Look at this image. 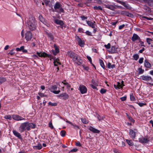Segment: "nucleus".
<instances>
[{
    "instance_id": "f257e3e1",
    "label": "nucleus",
    "mask_w": 153,
    "mask_h": 153,
    "mask_svg": "<svg viewBox=\"0 0 153 153\" xmlns=\"http://www.w3.org/2000/svg\"><path fill=\"white\" fill-rule=\"evenodd\" d=\"M27 26L30 30L36 29L37 26L36 21L34 17L31 16L29 17L27 22Z\"/></svg>"
},
{
    "instance_id": "f03ea898",
    "label": "nucleus",
    "mask_w": 153,
    "mask_h": 153,
    "mask_svg": "<svg viewBox=\"0 0 153 153\" xmlns=\"http://www.w3.org/2000/svg\"><path fill=\"white\" fill-rule=\"evenodd\" d=\"M67 54L68 56L70 57L74 61L77 63L78 65H79L81 64V62H80L81 59L78 58V56L77 54L72 52L71 51H68Z\"/></svg>"
},
{
    "instance_id": "7ed1b4c3",
    "label": "nucleus",
    "mask_w": 153,
    "mask_h": 153,
    "mask_svg": "<svg viewBox=\"0 0 153 153\" xmlns=\"http://www.w3.org/2000/svg\"><path fill=\"white\" fill-rule=\"evenodd\" d=\"M54 8L55 11L59 13H64V10L62 7L61 3L59 2H57L55 4Z\"/></svg>"
},
{
    "instance_id": "20e7f679",
    "label": "nucleus",
    "mask_w": 153,
    "mask_h": 153,
    "mask_svg": "<svg viewBox=\"0 0 153 153\" xmlns=\"http://www.w3.org/2000/svg\"><path fill=\"white\" fill-rule=\"evenodd\" d=\"M27 123H22L19 127V131L22 132L25 131L27 129Z\"/></svg>"
},
{
    "instance_id": "39448f33",
    "label": "nucleus",
    "mask_w": 153,
    "mask_h": 153,
    "mask_svg": "<svg viewBox=\"0 0 153 153\" xmlns=\"http://www.w3.org/2000/svg\"><path fill=\"white\" fill-rule=\"evenodd\" d=\"M137 132L136 130H132L130 129L129 131V135L130 137L133 139L135 138L136 136V134Z\"/></svg>"
},
{
    "instance_id": "423d86ee",
    "label": "nucleus",
    "mask_w": 153,
    "mask_h": 153,
    "mask_svg": "<svg viewBox=\"0 0 153 153\" xmlns=\"http://www.w3.org/2000/svg\"><path fill=\"white\" fill-rule=\"evenodd\" d=\"M12 118L16 121H20L25 120V119L17 114H13L12 115Z\"/></svg>"
},
{
    "instance_id": "0eeeda50",
    "label": "nucleus",
    "mask_w": 153,
    "mask_h": 153,
    "mask_svg": "<svg viewBox=\"0 0 153 153\" xmlns=\"http://www.w3.org/2000/svg\"><path fill=\"white\" fill-rule=\"evenodd\" d=\"M76 40L78 43L79 45L81 47L83 46L85 44V42L83 40H82L79 36L76 37Z\"/></svg>"
},
{
    "instance_id": "6e6552de",
    "label": "nucleus",
    "mask_w": 153,
    "mask_h": 153,
    "mask_svg": "<svg viewBox=\"0 0 153 153\" xmlns=\"http://www.w3.org/2000/svg\"><path fill=\"white\" fill-rule=\"evenodd\" d=\"M139 140L140 142L144 143H148L149 141V140L147 137H142L139 138Z\"/></svg>"
},
{
    "instance_id": "1a4fd4ad",
    "label": "nucleus",
    "mask_w": 153,
    "mask_h": 153,
    "mask_svg": "<svg viewBox=\"0 0 153 153\" xmlns=\"http://www.w3.org/2000/svg\"><path fill=\"white\" fill-rule=\"evenodd\" d=\"M53 47L55 48V50H52V51L53 54L56 55L59 52V49L56 44L54 45Z\"/></svg>"
},
{
    "instance_id": "9d476101",
    "label": "nucleus",
    "mask_w": 153,
    "mask_h": 153,
    "mask_svg": "<svg viewBox=\"0 0 153 153\" xmlns=\"http://www.w3.org/2000/svg\"><path fill=\"white\" fill-rule=\"evenodd\" d=\"M32 37V33L29 31L27 32L25 34V38L27 41L30 40Z\"/></svg>"
},
{
    "instance_id": "9b49d317",
    "label": "nucleus",
    "mask_w": 153,
    "mask_h": 153,
    "mask_svg": "<svg viewBox=\"0 0 153 153\" xmlns=\"http://www.w3.org/2000/svg\"><path fill=\"white\" fill-rule=\"evenodd\" d=\"M88 129L90 131L94 133H99L100 132L99 130L91 126H90Z\"/></svg>"
},
{
    "instance_id": "f8f14e48",
    "label": "nucleus",
    "mask_w": 153,
    "mask_h": 153,
    "mask_svg": "<svg viewBox=\"0 0 153 153\" xmlns=\"http://www.w3.org/2000/svg\"><path fill=\"white\" fill-rule=\"evenodd\" d=\"M140 39V38L137 34L134 33L132 37V40L133 41H135L138 40L139 41Z\"/></svg>"
},
{
    "instance_id": "ddd939ff",
    "label": "nucleus",
    "mask_w": 153,
    "mask_h": 153,
    "mask_svg": "<svg viewBox=\"0 0 153 153\" xmlns=\"http://www.w3.org/2000/svg\"><path fill=\"white\" fill-rule=\"evenodd\" d=\"M78 89L82 94L85 93L87 91V89L86 87H79Z\"/></svg>"
},
{
    "instance_id": "4468645a",
    "label": "nucleus",
    "mask_w": 153,
    "mask_h": 153,
    "mask_svg": "<svg viewBox=\"0 0 153 153\" xmlns=\"http://www.w3.org/2000/svg\"><path fill=\"white\" fill-rule=\"evenodd\" d=\"M37 54L38 56L40 57H45L47 56L49 57V56L47 54L45 53V52H37Z\"/></svg>"
},
{
    "instance_id": "2eb2a0df",
    "label": "nucleus",
    "mask_w": 153,
    "mask_h": 153,
    "mask_svg": "<svg viewBox=\"0 0 153 153\" xmlns=\"http://www.w3.org/2000/svg\"><path fill=\"white\" fill-rule=\"evenodd\" d=\"M52 88L50 89L51 91L55 94H58L59 93L60 91L59 90L58 91H56V89H57V87H51Z\"/></svg>"
},
{
    "instance_id": "dca6fc26",
    "label": "nucleus",
    "mask_w": 153,
    "mask_h": 153,
    "mask_svg": "<svg viewBox=\"0 0 153 153\" xmlns=\"http://www.w3.org/2000/svg\"><path fill=\"white\" fill-rule=\"evenodd\" d=\"M86 21L88 25L90 27H91L93 28H95V26L94 24L95 23V22H92L90 21Z\"/></svg>"
},
{
    "instance_id": "f3484780",
    "label": "nucleus",
    "mask_w": 153,
    "mask_h": 153,
    "mask_svg": "<svg viewBox=\"0 0 153 153\" xmlns=\"http://www.w3.org/2000/svg\"><path fill=\"white\" fill-rule=\"evenodd\" d=\"M59 97H61L62 98L64 99H67L68 97V95L66 93L60 94L57 96Z\"/></svg>"
},
{
    "instance_id": "a211bd4d",
    "label": "nucleus",
    "mask_w": 153,
    "mask_h": 153,
    "mask_svg": "<svg viewBox=\"0 0 153 153\" xmlns=\"http://www.w3.org/2000/svg\"><path fill=\"white\" fill-rule=\"evenodd\" d=\"M141 79L147 81H150L152 78L150 76H141Z\"/></svg>"
},
{
    "instance_id": "6ab92c4d",
    "label": "nucleus",
    "mask_w": 153,
    "mask_h": 153,
    "mask_svg": "<svg viewBox=\"0 0 153 153\" xmlns=\"http://www.w3.org/2000/svg\"><path fill=\"white\" fill-rule=\"evenodd\" d=\"M65 121L67 123L71 124L73 126V128H74V129H76V130H77L79 128V126L76 125H74V124H73L71 122H70L68 120H66Z\"/></svg>"
},
{
    "instance_id": "aec40b11",
    "label": "nucleus",
    "mask_w": 153,
    "mask_h": 153,
    "mask_svg": "<svg viewBox=\"0 0 153 153\" xmlns=\"http://www.w3.org/2000/svg\"><path fill=\"white\" fill-rule=\"evenodd\" d=\"M117 48H116L114 46H112L111 47V49L109 51V52L111 53H113L116 52Z\"/></svg>"
},
{
    "instance_id": "412c9836",
    "label": "nucleus",
    "mask_w": 153,
    "mask_h": 153,
    "mask_svg": "<svg viewBox=\"0 0 153 153\" xmlns=\"http://www.w3.org/2000/svg\"><path fill=\"white\" fill-rule=\"evenodd\" d=\"M13 133L15 136L20 139H22V137L21 134L17 131L15 130H13Z\"/></svg>"
},
{
    "instance_id": "4be33fe9",
    "label": "nucleus",
    "mask_w": 153,
    "mask_h": 153,
    "mask_svg": "<svg viewBox=\"0 0 153 153\" xmlns=\"http://www.w3.org/2000/svg\"><path fill=\"white\" fill-rule=\"evenodd\" d=\"M27 129L28 130L31 128H33L35 127V126L33 123H27Z\"/></svg>"
},
{
    "instance_id": "5701e85b",
    "label": "nucleus",
    "mask_w": 153,
    "mask_h": 153,
    "mask_svg": "<svg viewBox=\"0 0 153 153\" xmlns=\"http://www.w3.org/2000/svg\"><path fill=\"white\" fill-rule=\"evenodd\" d=\"M54 22L57 24L59 25H63V21L61 20L56 19L54 20Z\"/></svg>"
},
{
    "instance_id": "b1692460",
    "label": "nucleus",
    "mask_w": 153,
    "mask_h": 153,
    "mask_svg": "<svg viewBox=\"0 0 153 153\" xmlns=\"http://www.w3.org/2000/svg\"><path fill=\"white\" fill-rule=\"evenodd\" d=\"M54 65L55 66H57L58 65H61V63L59 62V60L58 58L54 59Z\"/></svg>"
},
{
    "instance_id": "393cba45",
    "label": "nucleus",
    "mask_w": 153,
    "mask_h": 153,
    "mask_svg": "<svg viewBox=\"0 0 153 153\" xmlns=\"http://www.w3.org/2000/svg\"><path fill=\"white\" fill-rule=\"evenodd\" d=\"M105 6L106 7L112 10H114L115 9V7L111 5L106 4L105 5Z\"/></svg>"
},
{
    "instance_id": "a878e982",
    "label": "nucleus",
    "mask_w": 153,
    "mask_h": 153,
    "mask_svg": "<svg viewBox=\"0 0 153 153\" xmlns=\"http://www.w3.org/2000/svg\"><path fill=\"white\" fill-rule=\"evenodd\" d=\"M144 65L147 68H150L151 67V65L146 60H145Z\"/></svg>"
},
{
    "instance_id": "bb28decb",
    "label": "nucleus",
    "mask_w": 153,
    "mask_h": 153,
    "mask_svg": "<svg viewBox=\"0 0 153 153\" xmlns=\"http://www.w3.org/2000/svg\"><path fill=\"white\" fill-rule=\"evenodd\" d=\"M67 85V86H70V85H69L68 83L65 80H64L59 83V85Z\"/></svg>"
},
{
    "instance_id": "cd10ccee",
    "label": "nucleus",
    "mask_w": 153,
    "mask_h": 153,
    "mask_svg": "<svg viewBox=\"0 0 153 153\" xmlns=\"http://www.w3.org/2000/svg\"><path fill=\"white\" fill-rule=\"evenodd\" d=\"M120 13L121 15H125L127 16H129L131 15L130 13H128L127 11H121Z\"/></svg>"
},
{
    "instance_id": "c85d7f7f",
    "label": "nucleus",
    "mask_w": 153,
    "mask_h": 153,
    "mask_svg": "<svg viewBox=\"0 0 153 153\" xmlns=\"http://www.w3.org/2000/svg\"><path fill=\"white\" fill-rule=\"evenodd\" d=\"M33 148L34 149H40L42 148V146L41 144H39L38 145L34 146Z\"/></svg>"
},
{
    "instance_id": "c756f323",
    "label": "nucleus",
    "mask_w": 153,
    "mask_h": 153,
    "mask_svg": "<svg viewBox=\"0 0 153 153\" xmlns=\"http://www.w3.org/2000/svg\"><path fill=\"white\" fill-rule=\"evenodd\" d=\"M126 140L127 143L129 146H131L134 145V143L131 140L126 139Z\"/></svg>"
},
{
    "instance_id": "7c9ffc66",
    "label": "nucleus",
    "mask_w": 153,
    "mask_h": 153,
    "mask_svg": "<svg viewBox=\"0 0 153 153\" xmlns=\"http://www.w3.org/2000/svg\"><path fill=\"white\" fill-rule=\"evenodd\" d=\"M12 117L10 115H5L4 117V118L6 119H8L10 120H11L12 119Z\"/></svg>"
},
{
    "instance_id": "2f4dec72",
    "label": "nucleus",
    "mask_w": 153,
    "mask_h": 153,
    "mask_svg": "<svg viewBox=\"0 0 153 153\" xmlns=\"http://www.w3.org/2000/svg\"><path fill=\"white\" fill-rule=\"evenodd\" d=\"M99 62L101 66L103 69H104L105 68V66L103 61L101 59H100L99 60Z\"/></svg>"
},
{
    "instance_id": "473e14b6",
    "label": "nucleus",
    "mask_w": 153,
    "mask_h": 153,
    "mask_svg": "<svg viewBox=\"0 0 153 153\" xmlns=\"http://www.w3.org/2000/svg\"><path fill=\"white\" fill-rule=\"evenodd\" d=\"M93 8L95 10H102V7L100 6H95L93 7Z\"/></svg>"
},
{
    "instance_id": "72a5a7b5",
    "label": "nucleus",
    "mask_w": 153,
    "mask_h": 153,
    "mask_svg": "<svg viewBox=\"0 0 153 153\" xmlns=\"http://www.w3.org/2000/svg\"><path fill=\"white\" fill-rule=\"evenodd\" d=\"M130 99L132 101H134L135 100V99L132 93L130 94Z\"/></svg>"
},
{
    "instance_id": "f704fd0d",
    "label": "nucleus",
    "mask_w": 153,
    "mask_h": 153,
    "mask_svg": "<svg viewBox=\"0 0 153 153\" xmlns=\"http://www.w3.org/2000/svg\"><path fill=\"white\" fill-rule=\"evenodd\" d=\"M6 80V79L4 77H0V85L3 82H5Z\"/></svg>"
},
{
    "instance_id": "c9c22d12",
    "label": "nucleus",
    "mask_w": 153,
    "mask_h": 153,
    "mask_svg": "<svg viewBox=\"0 0 153 153\" xmlns=\"http://www.w3.org/2000/svg\"><path fill=\"white\" fill-rule=\"evenodd\" d=\"M82 122L84 124H86L88 123V121L85 118H82L81 119Z\"/></svg>"
},
{
    "instance_id": "e433bc0d",
    "label": "nucleus",
    "mask_w": 153,
    "mask_h": 153,
    "mask_svg": "<svg viewBox=\"0 0 153 153\" xmlns=\"http://www.w3.org/2000/svg\"><path fill=\"white\" fill-rule=\"evenodd\" d=\"M87 58L88 59V60L90 62V63L92 65L94 66V67L95 68V69L96 68V67H95L94 65L92 64V59H91V58L88 56H87Z\"/></svg>"
},
{
    "instance_id": "4c0bfd02",
    "label": "nucleus",
    "mask_w": 153,
    "mask_h": 153,
    "mask_svg": "<svg viewBox=\"0 0 153 153\" xmlns=\"http://www.w3.org/2000/svg\"><path fill=\"white\" fill-rule=\"evenodd\" d=\"M66 132L64 130H62L60 132V135L62 137L65 136Z\"/></svg>"
},
{
    "instance_id": "58836bf2",
    "label": "nucleus",
    "mask_w": 153,
    "mask_h": 153,
    "mask_svg": "<svg viewBox=\"0 0 153 153\" xmlns=\"http://www.w3.org/2000/svg\"><path fill=\"white\" fill-rule=\"evenodd\" d=\"M39 19L40 21L42 22V23H43V22H44L45 21V19L43 18L42 16L40 15L39 16Z\"/></svg>"
},
{
    "instance_id": "ea45409f",
    "label": "nucleus",
    "mask_w": 153,
    "mask_h": 153,
    "mask_svg": "<svg viewBox=\"0 0 153 153\" xmlns=\"http://www.w3.org/2000/svg\"><path fill=\"white\" fill-rule=\"evenodd\" d=\"M146 42L149 45H150L151 43V42L152 41V39L149 38H147L146 39Z\"/></svg>"
},
{
    "instance_id": "a19ab883",
    "label": "nucleus",
    "mask_w": 153,
    "mask_h": 153,
    "mask_svg": "<svg viewBox=\"0 0 153 153\" xmlns=\"http://www.w3.org/2000/svg\"><path fill=\"white\" fill-rule=\"evenodd\" d=\"M133 57L135 60H137L139 58V55L137 54L133 55Z\"/></svg>"
},
{
    "instance_id": "79ce46f5",
    "label": "nucleus",
    "mask_w": 153,
    "mask_h": 153,
    "mask_svg": "<svg viewBox=\"0 0 153 153\" xmlns=\"http://www.w3.org/2000/svg\"><path fill=\"white\" fill-rule=\"evenodd\" d=\"M24 46H22L20 48H17L16 49L17 51H19L23 50V49H24Z\"/></svg>"
},
{
    "instance_id": "37998d69",
    "label": "nucleus",
    "mask_w": 153,
    "mask_h": 153,
    "mask_svg": "<svg viewBox=\"0 0 153 153\" xmlns=\"http://www.w3.org/2000/svg\"><path fill=\"white\" fill-rule=\"evenodd\" d=\"M48 37L50 38L51 40H52L53 39V37L51 33H48L47 34Z\"/></svg>"
},
{
    "instance_id": "c03bdc74",
    "label": "nucleus",
    "mask_w": 153,
    "mask_h": 153,
    "mask_svg": "<svg viewBox=\"0 0 153 153\" xmlns=\"http://www.w3.org/2000/svg\"><path fill=\"white\" fill-rule=\"evenodd\" d=\"M48 105L51 106H56L57 105V103H52L51 102H48Z\"/></svg>"
},
{
    "instance_id": "a18cd8bd",
    "label": "nucleus",
    "mask_w": 153,
    "mask_h": 153,
    "mask_svg": "<svg viewBox=\"0 0 153 153\" xmlns=\"http://www.w3.org/2000/svg\"><path fill=\"white\" fill-rule=\"evenodd\" d=\"M104 46L107 49H109L111 48V45L109 43L107 45H105Z\"/></svg>"
},
{
    "instance_id": "49530a36",
    "label": "nucleus",
    "mask_w": 153,
    "mask_h": 153,
    "mask_svg": "<svg viewBox=\"0 0 153 153\" xmlns=\"http://www.w3.org/2000/svg\"><path fill=\"white\" fill-rule=\"evenodd\" d=\"M123 81H122L121 83L120 82H118V85L117 86H121V85H123V86L124 85H123Z\"/></svg>"
},
{
    "instance_id": "de8ad7c7",
    "label": "nucleus",
    "mask_w": 153,
    "mask_h": 153,
    "mask_svg": "<svg viewBox=\"0 0 153 153\" xmlns=\"http://www.w3.org/2000/svg\"><path fill=\"white\" fill-rule=\"evenodd\" d=\"M138 71L139 74H142L143 73L144 70H143L141 68H138Z\"/></svg>"
},
{
    "instance_id": "09e8293b",
    "label": "nucleus",
    "mask_w": 153,
    "mask_h": 153,
    "mask_svg": "<svg viewBox=\"0 0 153 153\" xmlns=\"http://www.w3.org/2000/svg\"><path fill=\"white\" fill-rule=\"evenodd\" d=\"M106 91V90L105 89L103 88H102L100 91V92L102 94L105 93Z\"/></svg>"
},
{
    "instance_id": "8fccbe9b",
    "label": "nucleus",
    "mask_w": 153,
    "mask_h": 153,
    "mask_svg": "<svg viewBox=\"0 0 153 153\" xmlns=\"http://www.w3.org/2000/svg\"><path fill=\"white\" fill-rule=\"evenodd\" d=\"M43 23L48 27H49L50 26V25L46 21H45L44 22H43Z\"/></svg>"
},
{
    "instance_id": "3c124183",
    "label": "nucleus",
    "mask_w": 153,
    "mask_h": 153,
    "mask_svg": "<svg viewBox=\"0 0 153 153\" xmlns=\"http://www.w3.org/2000/svg\"><path fill=\"white\" fill-rule=\"evenodd\" d=\"M14 50V49H12L10 52L9 53L11 55H13L15 54V53L13 51Z\"/></svg>"
},
{
    "instance_id": "603ef678",
    "label": "nucleus",
    "mask_w": 153,
    "mask_h": 153,
    "mask_svg": "<svg viewBox=\"0 0 153 153\" xmlns=\"http://www.w3.org/2000/svg\"><path fill=\"white\" fill-rule=\"evenodd\" d=\"M139 41L140 43L141 46L144 47L145 46L144 44V42L141 41V39Z\"/></svg>"
},
{
    "instance_id": "864d4df0",
    "label": "nucleus",
    "mask_w": 153,
    "mask_h": 153,
    "mask_svg": "<svg viewBox=\"0 0 153 153\" xmlns=\"http://www.w3.org/2000/svg\"><path fill=\"white\" fill-rule=\"evenodd\" d=\"M78 31L81 33H84V30L83 29L81 28H79L78 29Z\"/></svg>"
},
{
    "instance_id": "5fc2aeb1",
    "label": "nucleus",
    "mask_w": 153,
    "mask_h": 153,
    "mask_svg": "<svg viewBox=\"0 0 153 153\" xmlns=\"http://www.w3.org/2000/svg\"><path fill=\"white\" fill-rule=\"evenodd\" d=\"M143 58H140L139 60V63L140 64H141L143 62Z\"/></svg>"
},
{
    "instance_id": "6e6d98bb",
    "label": "nucleus",
    "mask_w": 153,
    "mask_h": 153,
    "mask_svg": "<svg viewBox=\"0 0 153 153\" xmlns=\"http://www.w3.org/2000/svg\"><path fill=\"white\" fill-rule=\"evenodd\" d=\"M49 126L51 128L53 129V126L52 125L51 122H49Z\"/></svg>"
},
{
    "instance_id": "4d7b16f0",
    "label": "nucleus",
    "mask_w": 153,
    "mask_h": 153,
    "mask_svg": "<svg viewBox=\"0 0 153 153\" xmlns=\"http://www.w3.org/2000/svg\"><path fill=\"white\" fill-rule=\"evenodd\" d=\"M97 118L99 121H100L103 119V117H101L100 115H98L97 116Z\"/></svg>"
},
{
    "instance_id": "13d9d810",
    "label": "nucleus",
    "mask_w": 153,
    "mask_h": 153,
    "mask_svg": "<svg viewBox=\"0 0 153 153\" xmlns=\"http://www.w3.org/2000/svg\"><path fill=\"white\" fill-rule=\"evenodd\" d=\"M87 35L88 36L91 35V33L89 31L87 30L85 32Z\"/></svg>"
},
{
    "instance_id": "bf43d9fd",
    "label": "nucleus",
    "mask_w": 153,
    "mask_h": 153,
    "mask_svg": "<svg viewBox=\"0 0 153 153\" xmlns=\"http://www.w3.org/2000/svg\"><path fill=\"white\" fill-rule=\"evenodd\" d=\"M126 97H123L120 98V99L122 101H124L126 100Z\"/></svg>"
},
{
    "instance_id": "052dcab7",
    "label": "nucleus",
    "mask_w": 153,
    "mask_h": 153,
    "mask_svg": "<svg viewBox=\"0 0 153 153\" xmlns=\"http://www.w3.org/2000/svg\"><path fill=\"white\" fill-rule=\"evenodd\" d=\"M82 66L83 68L85 70H88V67H87L85 66L84 65H82Z\"/></svg>"
},
{
    "instance_id": "680f3d73",
    "label": "nucleus",
    "mask_w": 153,
    "mask_h": 153,
    "mask_svg": "<svg viewBox=\"0 0 153 153\" xmlns=\"http://www.w3.org/2000/svg\"><path fill=\"white\" fill-rule=\"evenodd\" d=\"M143 18H145V19H147V20H152V18H150V17H146V16H143Z\"/></svg>"
},
{
    "instance_id": "e2e57ef3",
    "label": "nucleus",
    "mask_w": 153,
    "mask_h": 153,
    "mask_svg": "<svg viewBox=\"0 0 153 153\" xmlns=\"http://www.w3.org/2000/svg\"><path fill=\"white\" fill-rule=\"evenodd\" d=\"M114 153H121V152L117 149H115L114 150Z\"/></svg>"
},
{
    "instance_id": "0e129e2a",
    "label": "nucleus",
    "mask_w": 153,
    "mask_h": 153,
    "mask_svg": "<svg viewBox=\"0 0 153 153\" xmlns=\"http://www.w3.org/2000/svg\"><path fill=\"white\" fill-rule=\"evenodd\" d=\"M32 57L34 59H37L38 58V56L36 55H33L32 56Z\"/></svg>"
},
{
    "instance_id": "69168bd1",
    "label": "nucleus",
    "mask_w": 153,
    "mask_h": 153,
    "mask_svg": "<svg viewBox=\"0 0 153 153\" xmlns=\"http://www.w3.org/2000/svg\"><path fill=\"white\" fill-rule=\"evenodd\" d=\"M76 145L77 146H81V144L79 142V141L77 142L76 143Z\"/></svg>"
},
{
    "instance_id": "338daca9",
    "label": "nucleus",
    "mask_w": 153,
    "mask_h": 153,
    "mask_svg": "<svg viewBox=\"0 0 153 153\" xmlns=\"http://www.w3.org/2000/svg\"><path fill=\"white\" fill-rule=\"evenodd\" d=\"M125 26V25L123 24L122 25H121L119 26V29H122Z\"/></svg>"
},
{
    "instance_id": "774afa93",
    "label": "nucleus",
    "mask_w": 153,
    "mask_h": 153,
    "mask_svg": "<svg viewBox=\"0 0 153 153\" xmlns=\"http://www.w3.org/2000/svg\"><path fill=\"white\" fill-rule=\"evenodd\" d=\"M81 18L82 20H84L87 19V17H85L84 16H81Z\"/></svg>"
}]
</instances>
